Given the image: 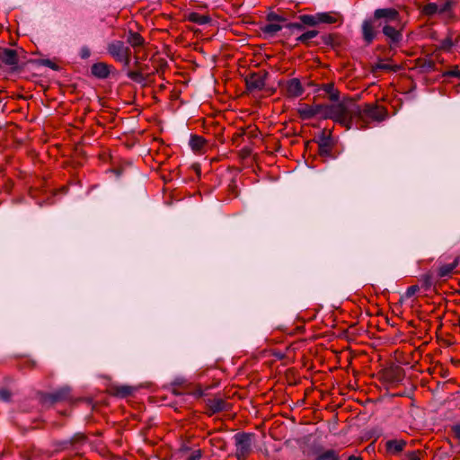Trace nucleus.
I'll return each instance as SVG.
<instances>
[{
  "label": "nucleus",
  "instance_id": "nucleus-10",
  "mask_svg": "<svg viewBox=\"0 0 460 460\" xmlns=\"http://www.w3.org/2000/svg\"><path fill=\"white\" fill-rule=\"evenodd\" d=\"M406 444L403 439H390L385 442V449L391 455H397L404 449Z\"/></svg>",
  "mask_w": 460,
  "mask_h": 460
},
{
  "label": "nucleus",
  "instance_id": "nucleus-12",
  "mask_svg": "<svg viewBox=\"0 0 460 460\" xmlns=\"http://www.w3.org/2000/svg\"><path fill=\"white\" fill-rule=\"evenodd\" d=\"M363 39L367 43H371L376 37L373 22L371 20L365 21L362 24Z\"/></svg>",
  "mask_w": 460,
  "mask_h": 460
},
{
  "label": "nucleus",
  "instance_id": "nucleus-26",
  "mask_svg": "<svg viewBox=\"0 0 460 460\" xmlns=\"http://www.w3.org/2000/svg\"><path fill=\"white\" fill-rule=\"evenodd\" d=\"M128 77L135 82H142L144 80V76L142 75V68L134 71L128 72Z\"/></svg>",
  "mask_w": 460,
  "mask_h": 460
},
{
  "label": "nucleus",
  "instance_id": "nucleus-33",
  "mask_svg": "<svg viewBox=\"0 0 460 460\" xmlns=\"http://www.w3.org/2000/svg\"><path fill=\"white\" fill-rule=\"evenodd\" d=\"M10 398H11V393L8 390H5V389L0 390V400L9 401Z\"/></svg>",
  "mask_w": 460,
  "mask_h": 460
},
{
  "label": "nucleus",
  "instance_id": "nucleus-28",
  "mask_svg": "<svg viewBox=\"0 0 460 460\" xmlns=\"http://www.w3.org/2000/svg\"><path fill=\"white\" fill-rule=\"evenodd\" d=\"M419 290H420V288L418 285H412L407 288V290L405 292V296L407 298H410L412 296H414Z\"/></svg>",
  "mask_w": 460,
  "mask_h": 460
},
{
  "label": "nucleus",
  "instance_id": "nucleus-1",
  "mask_svg": "<svg viewBox=\"0 0 460 460\" xmlns=\"http://www.w3.org/2000/svg\"><path fill=\"white\" fill-rule=\"evenodd\" d=\"M341 105L349 107L348 111H342L341 126L347 129L356 127L357 128H366L369 122L382 121L386 117V111L384 107L377 104L366 103L360 107L355 101L349 98H343Z\"/></svg>",
  "mask_w": 460,
  "mask_h": 460
},
{
  "label": "nucleus",
  "instance_id": "nucleus-7",
  "mask_svg": "<svg viewBox=\"0 0 460 460\" xmlns=\"http://www.w3.org/2000/svg\"><path fill=\"white\" fill-rule=\"evenodd\" d=\"M374 18L376 20L384 19L385 22L400 23L399 13L394 8H380L376 9L374 13Z\"/></svg>",
  "mask_w": 460,
  "mask_h": 460
},
{
  "label": "nucleus",
  "instance_id": "nucleus-17",
  "mask_svg": "<svg viewBox=\"0 0 460 460\" xmlns=\"http://www.w3.org/2000/svg\"><path fill=\"white\" fill-rule=\"evenodd\" d=\"M206 144L207 141L200 136L193 135L190 139V146L191 149L196 152L202 151Z\"/></svg>",
  "mask_w": 460,
  "mask_h": 460
},
{
  "label": "nucleus",
  "instance_id": "nucleus-30",
  "mask_svg": "<svg viewBox=\"0 0 460 460\" xmlns=\"http://www.w3.org/2000/svg\"><path fill=\"white\" fill-rule=\"evenodd\" d=\"M406 460H420V451H411L407 454Z\"/></svg>",
  "mask_w": 460,
  "mask_h": 460
},
{
  "label": "nucleus",
  "instance_id": "nucleus-5",
  "mask_svg": "<svg viewBox=\"0 0 460 460\" xmlns=\"http://www.w3.org/2000/svg\"><path fill=\"white\" fill-rule=\"evenodd\" d=\"M268 73L266 71H260L252 73L245 78L246 87L250 92L261 91L266 84Z\"/></svg>",
  "mask_w": 460,
  "mask_h": 460
},
{
  "label": "nucleus",
  "instance_id": "nucleus-15",
  "mask_svg": "<svg viewBox=\"0 0 460 460\" xmlns=\"http://www.w3.org/2000/svg\"><path fill=\"white\" fill-rule=\"evenodd\" d=\"M208 411L211 414L226 411L227 403L221 398H215L208 402Z\"/></svg>",
  "mask_w": 460,
  "mask_h": 460
},
{
  "label": "nucleus",
  "instance_id": "nucleus-19",
  "mask_svg": "<svg viewBox=\"0 0 460 460\" xmlns=\"http://www.w3.org/2000/svg\"><path fill=\"white\" fill-rule=\"evenodd\" d=\"M188 20L191 22L203 25L207 24L211 21V18L208 15L200 14L199 13L193 12L189 13Z\"/></svg>",
  "mask_w": 460,
  "mask_h": 460
},
{
  "label": "nucleus",
  "instance_id": "nucleus-31",
  "mask_svg": "<svg viewBox=\"0 0 460 460\" xmlns=\"http://www.w3.org/2000/svg\"><path fill=\"white\" fill-rule=\"evenodd\" d=\"M445 75L453 76V77H460V70L457 66L445 73Z\"/></svg>",
  "mask_w": 460,
  "mask_h": 460
},
{
  "label": "nucleus",
  "instance_id": "nucleus-11",
  "mask_svg": "<svg viewBox=\"0 0 460 460\" xmlns=\"http://www.w3.org/2000/svg\"><path fill=\"white\" fill-rule=\"evenodd\" d=\"M319 91L324 92L332 103L340 102L341 101L340 100V92L334 87L333 84H323L319 87Z\"/></svg>",
  "mask_w": 460,
  "mask_h": 460
},
{
  "label": "nucleus",
  "instance_id": "nucleus-23",
  "mask_svg": "<svg viewBox=\"0 0 460 460\" xmlns=\"http://www.w3.org/2000/svg\"><path fill=\"white\" fill-rule=\"evenodd\" d=\"M457 262L442 265L438 268V276L440 278L449 277L456 269Z\"/></svg>",
  "mask_w": 460,
  "mask_h": 460
},
{
  "label": "nucleus",
  "instance_id": "nucleus-38",
  "mask_svg": "<svg viewBox=\"0 0 460 460\" xmlns=\"http://www.w3.org/2000/svg\"><path fill=\"white\" fill-rule=\"evenodd\" d=\"M134 65H135V66H136V67H137V69L142 68V67L139 66V62H138V60H136V62H135V64H134Z\"/></svg>",
  "mask_w": 460,
  "mask_h": 460
},
{
  "label": "nucleus",
  "instance_id": "nucleus-3",
  "mask_svg": "<svg viewBox=\"0 0 460 460\" xmlns=\"http://www.w3.org/2000/svg\"><path fill=\"white\" fill-rule=\"evenodd\" d=\"M107 50L117 61L123 63L125 66H129L130 49L125 46L124 42L120 40L112 41L108 45Z\"/></svg>",
  "mask_w": 460,
  "mask_h": 460
},
{
  "label": "nucleus",
  "instance_id": "nucleus-39",
  "mask_svg": "<svg viewBox=\"0 0 460 460\" xmlns=\"http://www.w3.org/2000/svg\"><path fill=\"white\" fill-rule=\"evenodd\" d=\"M380 67L383 68V69H389L390 68V66L388 65H382V66H380Z\"/></svg>",
  "mask_w": 460,
  "mask_h": 460
},
{
  "label": "nucleus",
  "instance_id": "nucleus-4",
  "mask_svg": "<svg viewBox=\"0 0 460 460\" xmlns=\"http://www.w3.org/2000/svg\"><path fill=\"white\" fill-rule=\"evenodd\" d=\"M235 456L238 460H245L252 450V435L237 433L234 435Z\"/></svg>",
  "mask_w": 460,
  "mask_h": 460
},
{
  "label": "nucleus",
  "instance_id": "nucleus-27",
  "mask_svg": "<svg viewBox=\"0 0 460 460\" xmlns=\"http://www.w3.org/2000/svg\"><path fill=\"white\" fill-rule=\"evenodd\" d=\"M267 20L270 22H284L285 19L274 13H270L267 15Z\"/></svg>",
  "mask_w": 460,
  "mask_h": 460
},
{
  "label": "nucleus",
  "instance_id": "nucleus-34",
  "mask_svg": "<svg viewBox=\"0 0 460 460\" xmlns=\"http://www.w3.org/2000/svg\"><path fill=\"white\" fill-rule=\"evenodd\" d=\"M91 55V51L89 49V48L87 47H83L80 50V57L84 59L85 58H88Z\"/></svg>",
  "mask_w": 460,
  "mask_h": 460
},
{
  "label": "nucleus",
  "instance_id": "nucleus-18",
  "mask_svg": "<svg viewBox=\"0 0 460 460\" xmlns=\"http://www.w3.org/2000/svg\"><path fill=\"white\" fill-rule=\"evenodd\" d=\"M112 394L116 396L125 398L131 395L134 392V388L128 385H118L111 388Z\"/></svg>",
  "mask_w": 460,
  "mask_h": 460
},
{
  "label": "nucleus",
  "instance_id": "nucleus-32",
  "mask_svg": "<svg viewBox=\"0 0 460 460\" xmlns=\"http://www.w3.org/2000/svg\"><path fill=\"white\" fill-rule=\"evenodd\" d=\"M202 456L201 451L199 449L194 450L187 460H200Z\"/></svg>",
  "mask_w": 460,
  "mask_h": 460
},
{
  "label": "nucleus",
  "instance_id": "nucleus-29",
  "mask_svg": "<svg viewBox=\"0 0 460 460\" xmlns=\"http://www.w3.org/2000/svg\"><path fill=\"white\" fill-rule=\"evenodd\" d=\"M437 11H438V6L436 4H429L424 8L425 13L429 14V15L434 14L435 13H437Z\"/></svg>",
  "mask_w": 460,
  "mask_h": 460
},
{
  "label": "nucleus",
  "instance_id": "nucleus-22",
  "mask_svg": "<svg viewBox=\"0 0 460 460\" xmlns=\"http://www.w3.org/2000/svg\"><path fill=\"white\" fill-rule=\"evenodd\" d=\"M281 29H282V25L279 24V22H269L268 24L264 25L261 30H262L263 33L270 35V36H273L277 32L281 31Z\"/></svg>",
  "mask_w": 460,
  "mask_h": 460
},
{
  "label": "nucleus",
  "instance_id": "nucleus-25",
  "mask_svg": "<svg viewBox=\"0 0 460 460\" xmlns=\"http://www.w3.org/2000/svg\"><path fill=\"white\" fill-rule=\"evenodd\" d=\"M316 460H341L335 450L329 449L317 456Z\"/></svg>",
  "mask_w": 460,
  "mask_h": 460
},
{
  "label": "nucleus",
  "instance_id": "nucleus-13",
  "mask_svg": "<svg viewBox=\"0 0 460 460\" xmlns=\"http://www.w3.org/2000/svg\"><path fill=\"white\" fill-rule=\"evenodd\" d=\"M91 71L98 78H106L110 75V66L103 62H99L92 66Z\"/></svg>",
  "mask_w": 460,
  "mask_h": 460
},
{
  "label": "nucleus",
  "instance_id": "nucleus-14",
  "mask_svg": "<svg viewBox=\"0 0 460 460\" xmlns=\"http://www.w3.org/2000/svg\"><path fill=\"white\" fill-rule=\"evenodd\" d=\"M383 33L394 43H397L402 40V33L395 26L385 24Z\"/></svg>",
  "mask_w": 460,
  "mask_h": 460
},
{
  "label": "nucleus",
  "instance_id": "nucleus-6",
  "mask_svg": "<svg viewBox=\"0 0 460 460\" xmlns=\"http://www.w3.org/2000/svg\"><path fill=\"white\" fill-rule=\"evenodd\" d=\"M282 89L285 92V94L289 98H297L305 92L301 81L298 78L287 80L283 83Z\"/></svg>",
  "mask_w": 460,
  "mask_h": 460
},
{
  "label": "nucleus",
  "instance_id": "nucleus-35",
  "mask_svg": "<svg viewBox=\"0 0 460 460\" xmlns=\"http://www.w3.org/2000/svg\"><path fill=\"white\" fill-rule=\"evenodd\" d=\"M287 27L290 30H297V31H301L304 29V26L302 23H298V22H290L287 25Z\"/></svg>",
  "mask_w": 460,
  "mask_h": 460
},
{
  "label": "nucleus",
  "instance_id": "nucleus-8",
  "mask_svg": "<svg viewBox=\"0 0 460 460\" xmlns=\"http://www.w3.org/2000/svg\"><path fill=\"white\" fill-rule=\"evenodd\" d=\"M0 53H1L2 66L3 65L8 66L12 69H14L17 66V65L19 63V58H18V53L15 49L4 48V49H0Z\"/></svg>",
  "mask_w": 460,
  "mask_h": 460
},
{
  "label": "nucleus",
  "instance_id": "nucleus-21",
  "mask_svg": "<svg viewBox=\"0 0 460 460\" xmlns=\"http://www.w3.org/2000/svg\"><path fill=\"white\" fill-rule=\"evenodd\" d=\"M127 41L133 47V48H137V47H140L144 44V39L143 37L137 33V32H133V31H130L128 33V39H127Z\"/></svg>",
  "mask_w": 460,
  "mask_h": 460
},
{
  "label": "nucleus",
  "instance_id": "nucleus-24",
  "mask_svg": "<svg viewBox=\"0 0 460 460\" xmlns=\"http://www.w3.org/2000/svg\"><path fill=\"white\" fill-rule=\"evenodd\" d=\"M299 20L302 22L303 24H305L308 26H316L319 24L318 13L314 15H310V14L300 15Z\"/></svg>",
  "mask_w": 460,
  "mask_h": 460
},
{
  "label": "nucleus",
  "instance_id": "nucleus-37",
  "mask_svg": "<svg viewBox=\"0 0 460 460\" xmlns=\"http://www.w3.org/2000/svg\"><path fill=\"white\" fill-rule=\"evenodd\" d=\"M348 460H362V458L360 456H350Z\"/></svg>",
  "mask_w": 460,
  "mask_h": 460
},
{
  "label": "nucleus",
  "instance_id": "nucleus-2",
  "mask_svg": "<svg viewBox=\"0 0 460 460\" xmlns=\"http://www.w3.org/2000/svg\"><path fill=\"white\" fill-rule=\"evenodd\" d=\"M349 107L341 105V101L331 104H300L297 108V113L302 119H310L319 118L321 119H332L341 125L344 121L341 118L342 111H348Z\"/></svg>",
  "mask_w": 460,
  "mask_h": 460
},
{
  "label": "nucleus",
  "instance_id": "nucleus-9",
  "mask_svg": "<svg viewBox=\"0 0 460 460\" xmlns=\"http://www.w3.org/2000/svg\"><path fill=\"white\" fill-rule=\"evenodd\" d=\"M318 21L320 23L333 24L342 22V15L338 12L318 13Z\"/></svg>",
  "mask_w": 460,
  "mask_h": 460
},
{
  "label": "nucleus",
  "instance_id": "nucleus-36",
  "mask_svg": "<svg viewBox=\"0 0 460 460\" xmlns=\"http://www.w3.org/2000/svg\"><path fill=\"white\" fill-rule=\"evenodd\" d=\"M421 281L426 288H429L431 286V278L429 275H424L421 278Z\"/></svg>",
  "mask_w": 460,
  "mask_h": 460
},
{
  "label": "nucleus",
  "instance_id": "nucleus-20",
  "mask_svg": "<svg viewBox=\"0 0 460 460\" xmlns=\"http://www.w3.org/2000/svg\"><path fill=\"white\" fill-rule=\"evenodd\" d=\"M318 31L315 30L307 31L305 33L301 34L299 37H297L296 41L308 46L310 44L311 40L315 38L318 35Z\"/></svg>",
  "mask_w": 460,
  "mask_h": 460
},
{
  "label": "nucleus",
  "instance_id": "nucleus-16",
  "mask_svg": "<svg viewBox=\"0 0 460 460\" xmlns=\"http://www.w3.org/2000/svg\"><path fill=\"white\" fill-rule=\"evenodd\" d=\"M332 139L330 137L323 136L319 141V154L323 156H328L332 152Z\"/></svg>",
  "mask_w": 460,
  "mask_h": 460
}]
</instances>
